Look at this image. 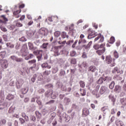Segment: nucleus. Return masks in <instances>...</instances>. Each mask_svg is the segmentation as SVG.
<instances>
[{
  "label": "nucleus",
  "mask_w": 126,
  "mask_h": 126,
  "mask_svg": "<svg viewBox=\"0 0 126 126\" xmlns=\"http://www.w3.org/2000/svg\"><path fill=\"white\" fill-rule=\"evenodd\" d=\"M89 35L88 36V39H92V38H94L96 37V33L95 31H93L92 29H89L88 31Z\"/></svg>",
  "instance_id": "1"
},
{
  "label": "nucleus",
  "mask_w": 126,
  "mask_h": 126,
  "mask_svg": "<svg viewBox=\"0 0 126 126\" xmlns=\"http://www.w3.org/2000/svg\"><path fill=\"white\" fill-rule=\"evenodd\" d=\"M24 84V80L22 79H19L17 80L16 82V87L17 89H20L22 87V85Z\"/></svg>",
  "instance_id": "2"
},
{
  "label": "nucleus",
  "mask_w": 126,
  "mask_h": 126,
  "mask_svg": "<svg viewBox=\"0 0 126 126\" xmlns=\"http://www.w3.org/2000/svg\"><path fill=\"white\" fill-rule=\"evenodd\" d=\"M88 71H91L92 72H94L95 76L98 75V69L95 67V66H91L89 67Z\"/></svg>",
  "instance_id": "3"
},
{
  "label": "nucleus",
  "mask_w": 126,
  "mask_h": 126,
  "mask_svg": "<svg viewBox=\"0 0 126 126\" xmlns=\"http://www.w3.org/2000/svg\"><path fill=\"white\" fill-rule=\"evenodd\" d=\"M59 48H61V46H53L52 48L51 52H54L55 56H60V52H59Z\"/></svg>",
  "instance_id": "4"
},
{
  "label": "nucleus",
  "mask_w": 126,
  "mask_h": 126,
  "mask_svg": "<svg viewBox=\"0 0 126 126\" xmlns=\"http://www.w3.org/2000/svg\"><path fill=\"white\" fill-rule=\"evenodd\" d=\"M107 90H108V88L106 86H102L101 87L99 90V93L101 95L106 93L107 92Z\"/></svg>",
  "instance_id": "5"
},
{
  "label": "nucleus",
  "mask_w": 126,
  "mask_h": 126,
  "mask_svg": "<svg viewBox=\"0 0 126 126\" xmlns=\"http://www.w3.org/2000/svg\"><path fill=\"white\" fill-rule=\"evenodd\" d=\"M10 59L12 60V61H15L18 63H20L21 62H23V59L22 58H18L16 57L15 56H12L10 57Z\"/></svg>",
  "instance_id": "6"
},
{
  "label": "nucleus",
  "mask_w": 126,
  "mask_h": 126,
  "mask_svg": "<svg viewBox=\"0 0 126 126\" xmlns=\"http://www.w3.org/2000/svg\"><path fill=\"white\" fill-rule=\"evenodd\" d=\"M1 65L2 68H6L8 66V63L6 60H2L1 62Z\"/></svg>",
  "instance_id": "7"
},
{
  "label": "nucleus",
  "mask_w": 126,
  "mask_h": 126,
  "mask_svg": "<svg viewBox=\"0 0 126 126\" xmlns=\"http://www.w3.org/2000/svg\"><path fill=\"white\" fill-rule=\"evenodd\" d=\"M20 12H21V9H20L19 10L15 11L13 12V15L16 18H19V17H20V15L19 14Z\"/></svg>",
  "instance_id": "8"
},
{
  "label": "nucleus",
  "mask_w": 126,
  "mask_h": 126,
  "mask_svg": "<svg viewBox=\"0 0 126 126\" xmlns=\"http://www.w3.org/2000/svg\"><path fill=\"white\" fill-rule=\"evenodd\" d=\"M92 94L96 98H99V97H100V94H99L98 90H94L93 91Z\"/></svg>",
  "instance_id": "9"
},
{
  "label": "nucleus",
  "mask_w": 126,
  "mask_h": 126,
  "mask_svg": "<svg viewBox=\"0 0 126 126\" xmlns=\"http://www.w3.org/2000/svg\"><path fill=\"white\" fill-rule=\"evenodd\" d=\"M106 52V48L102 49V50H98L96 53L98 56H102Z\"/></svg>",
  "instance_id": "10"
},
{
  "label": "nucleus",
  "mask_w": 126,
  "mask_h": 126,
  "mask_svg": "<svg viewBox=\"0 0 126 126\" xmlns=\"http://www.w3.org/2000/svg\"><path fill=\"white\" fill-rule=\"evenodd\" d=\"M105 62L108 64H110L112 63V57L109 55L106 57Z\"/></svg>",
  "instance_id": "11"
},
{
  "label": "nucleus",
  "mask_w": 126,
  "mask_h": 126,
  "mask_svg": "<svg viewBox=\"0 0 126 126\" xmlns=\"http://www.w3.org/2000/svg\"><path fill=\"white\" fill-rule=\"evenodd\" d=\"M89 115V109L86 108H84L83 109V116H88Z\"/></svg>",
  "instance_id": "12"
},
{
  "label": "nucleus",
  "mask_w": 126,
  "mask_h": 126,
  "mask_svg": "<svg viewBox=\"0 0 126 126\" xmlns=\"http://www.w3.org/2000/svg\"><path fill=\"white\" fill-rule=\"evenodd\" d=\"M39 34L45 36V35H46V29L45 28H41L39 30Z\"/></svg>",
  "instance_id": "13"
},
{
  "label": "nucleus",
  "mask_w": 126,
  "mask_h": 126,
  "mask_svg": "<svg viewBox=\"0 0 126 126\" xmlns=\"http://www.w3.org/2000/svg\"><path fill=\"white\" fill-rule=\"evenodd\" d=\"M106 78L101 77L97 81V84H102L104 81H106Z\"/></svg>",
  "instance_id": "14"
},
{
  "label": "nucleus",
  "mask_w": 126,
  "mask_h": 126,
  "mask_svg": "<svg viewBox=\"0 0 126 126\" xmlns=\"http://www.w3.org/2000/svg\"><path fill=\"white\" fill-rule=\"evenodd\" d=\"M41 67H42V68H46V67H47V68H48V69H50V68H51V65H49V64H48V63H42L41 64Z\"/></svg>",
  "instance_id": "15"
},
{
  "label": "nucleus",
  "mask_w": 126,
  "mask_h": 126,
  "mask_svg": "<svg viewBox=\"0 0 126 126\" xmlns=\"http://www.w3.org/2000/svg\"><path fill=\"white\" fill-rule=\"evenodd\" d=\"M27 34L30 38H31V37H32L34 36V34H35V32H34L32 30H30L29 32H27Z\"/></svg>",
  "instance_id": "16"
},
{
  "label": "nucleus",
  "mask_w": 126,
  "mask_h": 126,
  "mask_svg": "<svg viewBox=\"0 0 126 126\" xmlns=\"http://www.w3.org/2000/svg\"><path fill=\"white\" fill-rule=\"evenodd\" d=\"M112 73H115L117 72V73H121V70H120V69L118 68V67H115L112 71Z\"/></svg>",
  "instance_id": "17"
},
{
  "label": "nucleus",
  "mask_w": 126,
  "mask_h": 126,
  "mask_svg": "<svg viewBox=\"0 0 126 126\" xmlns=\"http://www.w3.org/2000/svg\"><path fill=\"white\" fill-rule=\"evenodd\" d=\"M6 54V52H5L4 51L0 52V60H3V59L5 56Z\"/></svg>",
  "instance_id": "18"
},
{
  "label": "nucleus",
  "mask_w": 126,
  "mask_h": 126,
  "mask_svg": "<svg viewBox=\"0 0 126 126\" xmlns=\"http://www.w3.org/2000/svg\"><path fill=\"white\" fill-rule=\"evenodd\" d=\"M14 98V95H12V94H8L7 95V96L6 97V99H7L9 100V101H10V100H12Z\"/></svg>",
  "instance_id": "19"
},
{
  "label": "nucleus",
  "mask_w": 126,
  "mask_h": 126,
  "mask_svg": "<svg viewBox=\"0 0 126 126\" xmlns=\"http://www.w3.org/2000/svg\"><path fill=\"white\" fill-rule=\"evenodd\" d=\"M28 46L30 50H32V51H35V47H34V46L33 45V43L31 42H29Z\"/></svg>",
  "instance_id": "20"
},
{
  "label": "nucleus",
  "mask_w": 126,
  "mask_h": 126,
  "mask_svg": "<svg viewBox=\"0 0 126 126\" xmlns=\"http://www.w3.org/2000/svg\"><path fill=\"white\" fill-rule=\"evenodd\" d=\"M92 45V41H90L87 45H84V47L85 48L86 50L90 49L91 46Z\"/></svg>",
  "instance_id": "21"
},
{
  "label": "nucleus",
  "mask_w": 126,
  "mask_h": 126,
  "mask_svg": "<svg viewBox=\"0 0 126 126\" xmlns=\"http://www.w3.org/2000/svg\"><path fill=\"white\" fill-rule=\"evenodd\" d=\"M29 64H33L34 66H36V60L33 59L28 62Z\"/></svg>",
  "instance_id": "22"
},
{
  "label": "nucleus",
  "mask_w": 126,
  "mask_h": 126,
  "mask_svg": "<svg viewBox=\"0 0 126 126\" xmlns=\"http://www.w3.org/2000/svg\"><path fill=\"white\" fill-rule=\"evenodd\" d=\"M80 91L81 92L80 94L82 96H85L86 95V91H85V90L80 89Z\"/></svg>",
  "instance_id": "23"
},
{
  "label": "nucleus",
  "mask_w": 126,
  "mask_h": 126,
  "mask_svg": "<svg viewBox=\"0 0 126 126\" xmlns=\"http://www.w3.org/2000/svg\"><path fill=\"white\" fill-rule=\"evenodd\" d=\"M59 71V68L57 66H54L52 68V73H57Z\"/></svg>",
  "instance_id": "24"
},
{
  "label": "nucleus",
  "mask_w": 126,
  "mask_h": 126,
  "mask_svg": "<svg viewBox=\"0 0 126 126\" xmlns=\"http://www.w3.org/2000/svg\"><path fill=\"white\" fill-rule=\"evenodd\" d=\"M51 73V71L45 70L44 72H43V75L44 76H48Z\"/></svg>",
  "instance_id": "25"
},
{
  "label": "nucleus",
  "mask_w": 126,
  "mask_h": 126,
  "mask_svg": "<svg viewBox=\"0 0 126 126\" xmlns=\"http://www.w3.org/2000/svg\"><path fill=\"white\" fill-rule=\"evenodd\" d=\"M62 37L63 39H64V38H68V35H67V34H66V32H63L62 34Z\"/></svg>",
  "instance_id": "26"
},
{
  "label": "nucleus",
  "mask_w": 126,
  "mask_h": 126,
  "mask_svg": "<svg viewBox=\"0 0 126 126\" xmlns=\"http://www.w3.org/2000/svg\"><path fill=\"white\" fill-rule=\"evenodd\" d=\"M79 84L80 87H82V88H84L85 87V82H83V81H80Z\"/></svg>",
  "instance_id": "27"
},
{
  "label": "nucleus",
  "mask_w": 126,
  "mask_h": 126,
  "mask_svg": "<svg viewBox=\"0 0 126 126\" xmlns=\"http://www.w3.org/2000/svg\"><path fill=\"white\" fill-rule=\"evenodd\" d=\"M6 46L8 48H10V49H13V48H14V44H11L10 43H7Z\"/></svg>",
  "instance_id": "28"
},
{
  "label": "nucleus",
  "mask_w": 126,
  "mask_h": 126,
  "mask_svg": "<svg viewBox=\"0 0 126 126\" xmlns=\"http://www.w3.org/2000/svg\"><path fill=\"white\" fill-rule=\"evenodd\" d=\"M115 37L114 36H112L109 40V44H114V43H115Z\"/></svg>",
  "instance_id": "29"
},
{
  "label": "nucleus",
  "mask_w": 126,
  "mask_h": 126,
  "mask_svg": "<svg viewBox=\"0 0 126 126\" xmlns=\"http://www.w3.org/2000/svg\"><path fill=\"white\" fill-rule=\"evenodd\" d=\"M110 89H113L115 87V82L112 81L109 86Z\"/></svg>",
  "instance_id": "30"
},
{
  "label": "nucleus",
  "mask_w": 126,
  "mask_h": 126,
  "mask_svg": "<svg viewBox=\"0 0 126 126\" xmlns=\"http://www.w3.org/2000/svg\"><path fill=\"white\" fill-rule=\"evenodd\" d=\"M113 55L115 59H118L119 58V53L117 51L115 50L113 53Z\"/></svg>",
  "instance_id": "31"
},
{
  "label": "nucleus",
  "mask_w": 126,
  "mask_h": 126,
  "mask_svg": "<svg viewBox=\"0 0 126 126\" xmlns=\"http://www.w3.org/2000/svg\"><path fill=\"white\" fill-rule=\"evenodd\" d=\"M4 100V95L2 94H0V103H2Z\"/></svg>",
  "instance_id": "32"
},
{
  "label": "nucleus",
  "mask_w": 126,
  "mask_h": 126,
  "mask_svg": "<svg viewBox=\"0 0 126 126\" xmlns=\"http://www.w3.org/2000/svg\"><path fill=\"white\" fill-rule=\"evenodd\" d=\"M48 45H49L48 43H44L41 45L42 49H47V47H48Z\"/></svg>",
  "instance_id": "33"
},
{
  "label": "nucleus",
  "mask_w": 126,
  "mask_h": 126,
  "mask_svg": "<svg viewBox=\"0 0 126 126\" xmlns=\"http://www.w3.org/2000/svg\"><path fill=\"white\" fill-rule=\"evenodd\" d=\"M33 57H34V55L33 54H30L28 57H25V60L28 61V60L30 59H32Z\"/></svg>",
  "instance_id": "34"
},
{
  "label": "nucleus",
  "mask_w": 126,
  "mask_h": 126,
  "mask_svg": "<svg viewBox=\"0 0 126 126\" xmlns=\"http://www.w3.org/2000/svg\"><path fill=\"white\" fill-rule=\"evenodd\" d=\"M65 121L66 123H68V122H69V121H70V117H69L67 115H65Z\"/></svg>",
  "instance_id": "35"
},
{
  "label": "nucleus",
  "mask_w": 126,
  "mask_h": 126,
  "mask_svg": "<svg viewBox=\"0 0 126 126\" xmlns=\"http://www.w3.org/2000/svg\"><path fill=\"white\" fill-rule=\"evenodd\" d=\"M109 99H111V101H112V102H113V103H115L116 99H115V98H114V96L112 94H110L109 95Z\"/></svg>",
  "instance_id": "36"
},
{
  "label": "nucleus",
  "mask_w": 126,
  "mask_h": 126,
  "mask_svg": "<svg viewBox=\"0 0 126 126\" xmlns=\"http://www.w3.org/2000/svg\"><path fill=\"white\" fill-rule=\"evenodd\" d=\"M64 103H66V104H68V103L70 102V99L69 98L65 97L64 98Z\"/></svg>",
  "instance_id": "37"
},
{
  "label": "nucleus",
  "mask_w": 126,
  "mask_h": 126,
  "mask_svg": "<svg viewBox=\"0 0 126 126\" xmlns=\"http://www.w3.org/2000/svg\"><path fill=\"white\" fill-rule=\"evenodd\" d=\"M122 105H126V98H123L121 99Z\"/></svg>",
  "instance_id": "38"
},
{
  "label": "nucleus",
  "mask_w": 126,
  "mask_h": 126,
  "mask_svg": "<svg viewBox=\"0 0 126 126\" xmlns=\"http://www.w3.org/2000/svg\"><path fill=\"white\" fill-rule=\"evenodd\" d=\"M6 124V120L5 119H1L0 121V125H5Z\"/></svg>",
  "instance_id": "39"
},
{
  "label": "nucleus",
  "mask_w": 126,
  "mask_h": 126,
  "mask_svg": "<svg viewBox=\"0 0 126 126\" xmlns=\"http://www.w3.org/2000/svg\"><path fill=\"white\" fill-rule=\"evenodd\" d=\"M16 26L17 27H22L23 26V25L21 24L20 22L18 21L16 23Z\"/></svg>",
  "instance_id": "40"
},
{
  "label": "nucleus",
  "mask_w": 126,
  "mask_h": 126,
  "mask_svg": "<svg viewBox=\"0 0 126 126\" xmlns=\"http://www.w3.org/2000/svg\"><path fill=\"white\" fill-rule=\"evenodd\" d=\"M1 31H2L3 32H6L7 31V29H6V28H5V27H4V26H1L0 27Z\"/></svg>",
  "instance_id": "41"
},
{
  "label": "nucleus",
  "mask_w": 126,
  "mask_h": 126,
  "mask_svg": "<svg viewBox=\"0 0 126 126\" xmlns=\"http://www.w3.org/2000/svg\"><path fill=\"white\" fill-rule=\"evenodd\" d=\"M99 43H102V42H104V36L103 35L100 34L99 35Z\"/></svg>",
  "instance_id": "42"
},
{
  "label": "nucleus",
  "mask_w": 126,
  "mask_h": 126,
  "mask_svg": "<svg viewBox=\"0 0 126 126\" xmlns=\"http://www.w3.org/2000/svg\"><path fill=\"white\" fill-rule=\"evenodd\" d=\"M75 71H76V68H75V67H74V68L70 69L71 74H74V73H75Z\"/></svg>",
  "instance_id": "43"
},
{
  "label": "nucleus",
  "mask_w": 126,
  "mask_h": 126,
  "mask_svg": "<svg viewBox=\"0 0 126 126\" xmlns=\"http://www.w3.org/2000/svg\"><path fill=\"white\" fill-rule=\"evenodd\" d=\"M70 63L72 64H75V63H76V59H75L74 58L71 59Z\"/></svg>",
  "instance_id": "44"
},
{
  "label": "nucleus",
  "mask_w": 126,
  "mask_h": 126,
  "mask_svg": "<svg viewBox=\"0 0 126 126\" xmlns=\"http://www.w3.org/2000/svg\"><path fill=\"white\" fill-rule=\"evenodd\" d=\"M93 47L94 50H98V49H100L99 45L98 44H94Z\"/></svg>",
  "instance_id": "45"
},
{
  "label": "nucleus",
  "mask_w": 126,
  "mask_h": 126,
  "mask_svg": "<svg viewBox=\"0 0 126 126\" xmlns=\"http://www.w3.org/2000/svg\"><path fill=\"white\" fill-rule=\"evenodd\" d=\"M107 110V108H106V106H103L100 109V110L101 112H103L104 114H106L105 111Z\"/></svg>",
  "instance_id": "46"
},
{
  "label": "nucleus",
  "mask_w": 126,
  "mask_h": 126,
  "mask_svg": "<svg viewBox=\"0 0 126 126\" xmlns=\"http://www.w3.org/2000/svg\"><path fill=\"white\" fill-rule=\"evenodd\" d=\"M106 46V43H102L99 45V49H106V48H105V46Z\"/></svg>",
  "instance_id": "47"
},
{
  "label": "nucleus",
  "mask_w": 126,
  "mask_h": 126,
  "mask_svg": "<svg viewBox=\"0 0 126 126\" xmlns=\"http://www.w3.org/2000/svg\"><path fill=\"white\" fill-rule=\"evenodd\" d=\"M36 99H37L36 100V103L37 104H38V105H39V106H41V105H42V101H41V100H39L38 99V97H35Z\"/></svg>",
  "instance_id": "48"
},
{
  "label": "nucleus",
  "mask_w": 126,
  "mask_h": 126,
  "mask_svg": "<svg viewBox=\"0 0 126 126\" xmlns=\"http://www.w3.org/2000/svg\"><path fill=\"white\" fill-rule=\"evenodd\" d=\"M46 87H47V88H51L52 89H53L54 86H53L52 84H48L47 85H46Z\"/></svg>",
  "instance_id": "49"
},
{
  "label": "nucleus",
  "mask_w": 126,
  "mask_h": 126,
  "mask_svg": "<svg viewBox=\"0 0 126 126\" xmlns=\"http://www.w3.org/2000/svg\"><path fill=\"white\" fill-rule=\"evenodd\" d=\"M65 74V71H64V70H62L60 71L59 75L60 76H63Z\"/></svg>",
  "instance_id": "50"
},
{
  "label": "nucleus",
  "mask_w": 126,
  "mask_h": 126,
  "mask_svg": "<svg viewBox=\"0 0 126 126\" xmlns=\"http://www.w3.org/2000/svg\"><path fill=\"white\" fill-rule=\"evenodd\" d=\"M19 41H20L21 42H26V41H27V39L24 37H22L21 38L19 39Z\"/></svg>",
  "instance_id": "51"
},
{
  "label": "nucleus",
  "mask_w": 126,
  "mask_h": 126,
  "mask_svg": "<svg viewBox=\"0 0 126 126\" xmlns=\"http://www.w3.org/2000/svg\"><path fill=\"white\" fill-rule=\"evenodd\" d=\"M61 35V32H56L54 33V36H55V37H59V36H60Z\"/></svg>",
  "instance_id": "52"
},
{
  "label": "nucleus",
  "mask_w": 126,
  "mask_h": 126,
  "mask_svg": "<svg viewBox=\"0 0 126 126\" xmlns=\"http://www.w3.org/2000/svg\"><path fill=\"white\" fill-rule=\"evenodd\" d=\"M35 115L37 118H41V114L39 111H35Z\"/></svg>",
  "instance_id": "53"
},
{
  "label": "nucleus",
  "mask_w": 126,
  "mask_h": 126,
  "mask_svg": "<svg viewBox=\"0 0 126 126\" xmlns=\"http://www.w3.org/2000/svg\"><path fill=\"white\" fill-rule=\"evenodd\" d=\"M120 87L119 85H116L115 87L114 91L115 92H117L118 90H120Z\"/></svg>",
  "instance_id": "54"
},
{
  "label": "nucleus",
  "mask_w": 126,
  "mask_h": 126,
  "mask_svg": "<svg viewBox=\"0 0 126 126\" xmlns=\"http://www.w3.org/2000/svg\"><path fill=\"white\" fill-rule=\"evenodd\" d=\"M82 58L83 59H86V58H87V55L86 54V52H83L82 53Z\"/></svg>",
  "instance_id": "55"
},
{
  "label": "nucleus",
  "mask_w": 126,
  "mask_h": 126,
  "mask_svg": "<svg viewBox=\"0 0 126 126\" xmlns=\"http://www.w3.org/2000/svg\"><path fill=\"white\" fill-rule=\"evenodd\" d=\"M27 49V44H25L23 45L22 50H23L24 51H26Z\"/></svg>",
  "instance_id": "56"
},
{
  "label": "nucleus",
  "mask_w": 126,
  "mask_h": 126,
  "mask_svg": "<svg viewBox=\"0 0 126 126\" xmlns=\"http://www.w3.org/2000/svg\"><path fill=\"white\" fill-rule=\"evenodd\" d=\"M19 121L21 122V125H23V124L25 123V120H24V119H23L22 118H20Z\"/></svg>",
  "instance_id": "57"
},
{
  "label": "nucleus",
  "mask_w": 126,
  "mask_h": 126,
  "mask_svg": "<svg viewBox=\"0 0 126 126\" xmlns=\"http://www.w3.org/2000/svg\"><path fill=\"white\" fill-rule=\"evenodd\" d=\"M22 94H26L27 93V90L26 89H22Z\"/></svg>",
  "instance_id": "58"
},
{
  "label": "nucleus",
  "mask_w": 126,
  "mask_h": 126,
  "mask_svg": "<svg viewBox=\"0 0 126 126\" xmlns=\"http://www.w3.org/2000/svg\"><path fill=\"white\" fill-rule=\"evenodd\" d=\"M44 92H45V90H44L43 89H40L38 90V93L39 94L44 93Z\"/></svg>",
  "instance_id": "59"
},
{
  "label": "nucleus",
  "mask_w": 126,
  "mask_h": 126,
  "mask_svg": "<svg viewBox=\"0 0 126 126\" xmlns=\"http://www.w3.org/2000/svg\"><path fill=\"white\" fill-rule=\"evenodd\" d=\"M3 39L4 40V41H7V35L6 34H4L3 35Z\"/></svg>",
  "instance_id": "60"
},
{
  "label": "nucleus",
  "mask_w": 126,
  "mask_h": 126,
  "mask_svg": "<svg viewBox=\"0 0 126 126\" xmlns=\"http://www.w3.org/2000/svg\"><path fill=\"white\" fill-rule=\"evenodd\" d=\"M31 120L33 122H36V117H35V116H32L31 117Z\"/></svg>",
  "instance_id": "61"
},
{
  "label": "nucleus",
  "mask_w": 126,
  "mask_h": 126,
  "mask_svg": "<svg viewBox=\"0 0 126 126\" xmlns=\"http://www.w3.org/2000/svg\"><path fill=\"white\" fill-rule=\"evenodd\" d=\"M111 115H114V114H116V109H111Z\"/></svg>",
  "instance_id": "62"
},
{
  "label": "nucleus",
  "mask_w": 126,
  "mask_h": 126,
  "mask_svg": "<svg viewBox=\"0 0 126 126\" xmlns=\"http://www.w3.org/2000/svg\"><path fill=\"white\" fill-rule=\"evenodd\" d=\"M77 42H78V40H76L75 42L72 45V48H75V46H76V44H77Z\"/></svg>",
  "instance_id": "63"
},
{
  "label": "nucleus",
  "mask_w": 126,
  "mask_h": 126,
  "mask_svg": "<svg viewBox=\"0 0 126 126\" xmlns=\"http://www.w3.org/2000/svg\"><path fill=\"white\" fill-rule=\"evenodd\" d=\"M74 96H75V97H79L80 95L78 93L75 92L74 93Z\"/></svg>",
  "instance_id": "64"
}]
</instances>
